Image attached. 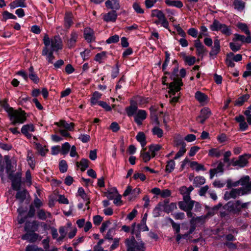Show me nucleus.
<instances>
[{
	"instance_id": "9",
	"label": "nucleus",
	"mask_w": 251,
	"mask_h": 251,
	"mask_svg": "<svg viewBox=\"0 0 251 251\" xmlns=\"http://www.w3.org/2000/svg\"><path fill=\"white\" fill-rule=\"evenodd\" d=\"M249 176H246L244 178H241L239 181L235 182L233 184V186L235 187L239 184L244 186L240 188L242 190V192L244 193V195L246 194L251 190V181L249 182Z\"/></svg>"
},
{
	"instance_id": "17",
	"label": "nucleus",
	"mask_w": 251,
	"mask_h": 251,
	"mask_svg": "<svg viewBox=\"0 0 251 251\" xmlns=\"http://www.w3.org/2000/svg\"><path fill=\"white\" fill-rule=\"evenodd\" d=\"M78 37V34L75 31H72L70 34V38L67 41V46L69 48H74Z\"/></svg>"
},
{
	"instance_id": "30",
	"label": "nucleus",
	"mask_w": 251,
	"mask_h": 251,
	"mask_svg": "<svg viewBox=\"0 0 251 251\" xmlns=\"http://www.w3.org/2000/svg\"><path fill=\"white\" fill-rule=\"evenodd\" d=\"M78 195L79 196L85 201L86 202V205L87 206L90 203V198L85 193L84 189L82 187L78 188L77 191Z\"/></svg>"
},
{
	"instance_id": "59",
	"label": "nucleus",
	"mask_w": 251,
	"mask_h": 251,
	"mask_svg": "<svg viewBox=\"0 0 251 251\" xmlns=\"http://www.w3.org/2000/svg\"><path fill=\"white\" fill-rule=\"evenodd\" d=\"M119 41V36L118 35H114L109 37L106 41L108 44L117 43Z\"/></svg>"
},
{
	"instance_id": "20",
	"label": "nucleus",
	"mask_w": 251,
	"mask_h": 251,
	"mask_svg": "<svg viewBox=\"0 0 251 251\" xmlns=\"http://www.w3.org/2000/svg\"><path fill=\"white\" fill-rule=\"evenodd\" d=\"M53 51L49 50V49L47 47H45L43 49L42 55L46 56V59L49 63H53V60L54 59Z\"/></svg>"
},
{
	"instance_id": "43",
	"label": "nucleus",
	"mask_w": 251,
	"mask_h": 251,
	"mask_svg": "<svg viewBox=\"0 0 251 251\" xmlns=\"http://www.w3.org/2000/svg\"><path fill=\"white\" fill-rule=\"evenodd\" d=\"M205 182V179L203 176H196L194 179V185L195 187H198L203 184Z\"/></svg>"
},
{
	"instance_id": "60",
	"label": "nucleus",
	"mask_w": 251,
	"mask_h": 251,
	"mask_svg": "<svg viewBox=\"0 0 251 251\" xmlns=\"http://www.w3.org/2000/svg\"><path fill=\"white\" fill-rule=\"evenodd\" d=\"M132 7L134 11L138 14H143L144 13V10L141 7L138 2H134Z\"/></svg>"
},
{
	"instance_id": "37",
	"label": "nucleus",
	"mask_w": 251,
	"mask_h": 251,
	"mask_svg": "<svg viewBox=\"0 0 251 251\" xmlns=\"http://www.w3.org/2000/svg\"><path fill=\"white\" fill-rule=\"evenodd\" d=\"M136 140L140 143L141 146L144 148L146 144V136L144 132H139L136 137Z\"/></svg>"
},
{
	"instance_id": "6",
	"label": "nucleus",
	"mask_w": 251,
	"mask_h": 251,
	"mask_svg": "<svg viewBox=\"0 0 251 251\" xmlns=\"http://www.w3.org/2000/svg\"><path fill=\"white\" fill-rule=\"evenodd\" d=\"M251 157V154L245 153L239 156L238 159L235 160V158L231 159L229 166L234 167H238L239 168H244L248 164V160Z\"/></svg>"
},
{
	"instance_id": "40",
	"label": "nucleus",
	"mask_w": 251,
	"mask_h": 251,
	"mask_svg": "<svg viewBox=\"0 0 251 251\" xmlns=\"http://www.w3.org/2000/svg\"><path fill=\"white\" fill-rule=\"evenodd\" d=\"M223 153L222 151L219 150L217 148H212L208 151V155L211 157H219Z\"/></svg>"
},
{
	"instance_id": "22",
	"label": "nucleus",
	"mask_w": 251,
	"mask_h": 251,
	"mask_svg": "<svg viewBox=\"0 0 251 251\" xmlns=\"http://www.w3.org/2000/svg\"><path fill=\"white\" fill-rule=\"evenodd\" d=\"M55 125L58 126L63 127L69 131H73L75 126V124L73 123L68 124L65 120H60L59 122L55 123Z\"/></svg>"
},
{
	"instance_id": "32",
	"label": "nucleus",
	"mask_w": 251,
	"mask_h": 251,
	"mask_svg": "<svg viewBox=\"0 0 251 251\" xmlns=\"http://www.w3.org/2000/svg\"><path fill=\"white\" fill-rule=\"evenodd\" d=\"M38 218L41 220H46L48 217L50 218L51 213L49 212H46L44 209H40L37 212Z\"/></svg>"
},
{
	"instance_id": "38",
	"label": "nucleus",
	"mask_w": 251,
	"mask_h": 251,
	"mask_svg": "<svg viewBox=\"0 0 251 251\" xmlns=\"http://www.w3.org/2000/svg\"><path fill=\"white\" fill-rule=\"evenodd\" d=\"M34 131L35 127L33 124L25 125L21 128V132L23 134H25L29 132H33Z\"/></svg>"
},
{
	"instance_id": "19",
	"label": "nucleus",
	"mask_w": 251,
	"mask_h": 251,
	"mask_svg": "<svg viewBox=\"0 0 251 251\" xmlns=\"http://www.w3.org/2000/svg\"><path fill=\"white\" fill-rule=\"evenodd\" d=\"M194 201H191V200L189 201H180L178 203V206L181 210L185 211L186 210L192 209L193 208Z\"/></svg>"
},
{
	"instance_id": "29",
	"label": "nucleus",
	"mask_w": 251,
	"mask_h": 251,
	"mask_svg": "<svg viewBox=\"0 0 251 251\" xmlns=\"http://www.w3.org/2000/svg\"><path fill=\"white\" fill-rule=\"evenodd\" d=\"M90 161L86 158H82L79 162H76V165L77 167H80V170L82 172H84L89 166Z\"/></svg>"
},
{
	"instance_id": "50",
	"label": "nucleus",
	"mask_w": 251,
	"mask_h": 251,
	"mask_svg": "<svg viewBox=\"0 0 251 251\" xmlns=\"http://www.w3.org/2000/svg\"><path fill=\"white\" fill-rule=\"evenodd\" d=\"M161 148L160 145H151L149 147L150 151L151 152L152 157H154L156 155L155 152L159 151Z\"/></svg>"
},
{
	"instance_id": "54",
	"label": "nucleus",
	"mask_w": 251,
	"mask_h": 251,
	"mask_svg": "<svg viewBox=\"0 0 251 251\" xmlns=\"http://www.w3.org/2000/svg\"><path fill=\"white\" fill-rule=\"evenodd\" d=\"M71 148V146L68 142H65L61 146V152L62 154L65 155L68 153L70 149Z\"/></svg>"
},
{
	"instance_id": "45",
	"label": "nucleus",
	"mask_w": 251,
	"mask_h": 251,
	"mask_svg": "<svg viewBox=\"0 0 251 251\" xmlns=\"http://www.w3.org/2000/svg\"><path fill=\"white\" fill-rule=\"evenodd\" d=\"M186 146V145L185 143H181V147L179 149V151L176 154L174 157V159L176 160L184 155V154L185 153L186 151V150L185 149Z\"/></svg>"
},
{
	"instance_id": "58",
	"label": "nucleus",
	"mask_w": 251,
	"mask_h": 251,
	"mask_svg": "<svg viewBox=\"0 0 251 251\" xmlns=\"http://www.w3.org/2000/svg\"><path fill=\"white\" fill-rule=\"evenodd\" d=\"M220 30L223 34L227 36H229L231 34V29L225 24L223 25Z\"/></svg>"
},
{
	"instance_id": "46",
	"label": "nucleus",
	"mask_w": 251,
	"mask_h": 251,
	"mask_svg": "<svg viewBox=\"0 0 251 251\" xmlns=\"http://www.w3.org/2000/svg\"><path fill=\"white\" fill-rule=\"evenodd\" d=\"M164 204V207H163L164 211L166 213H169L170 212L174 211L175 209H177V206L176 203L172 202L170 204L168 205H166L165 203Z\"/></svg>"
},
{
	"instance_id": "7",
	"label": "nucleus",
	"mask_w": 251,
	"mask_h": 251,
	"mask_svg": "<svg viewBox=\"0 0 251 251\" xmlns=\"http://www.w3.org/2000/svg\"><path fill=\"white\" fill-rule=\"evenodd\" d=\"M8 178L11 181L12 187L14 190H18L20 189L21 185L22 173L21 172H17L14 174L10 173L8 175Z\"/></svg>"
},
{
	"instance_id": "31",
	"label": "nucleus",
	"mask_w": 251,
	"mask_h": 251,
	"mask_svg": "<svg viewBox=\"0 0 251 251\" xmlns=\"http://www.w3.org/2000/svg\"><path fill=\"white\" fill-rule=\"evenodd\" d=\"M165 2L168 6H174L178 8H180L183 6L182 1L179 0H165Z\"/></svg>"
},
{
	"instance_id": "49",
	"label": "nucleus",
	"mask_w": 251,
	"mask_h": 251,
	"mask_svg": "<svg viewBox=\"0 0 251 251\" xmlns=\"http://www.w3.org/2000/svg\"><path fill=\"white\" fill-rule=\"evenodd\" d=\"M233 55V52H230L226 54L225 62L228 67H234L235 66V63L233 62L234 61L231 58Z\"/></svg>"
},
{
	"instance_id": "14",
	"label": "nucleus",
	"mask_w": 251,
	"mask_h": 251,
	"mask_svg": "<svg viewBox=\"0 0 251 251\" xmlns=\"http://www.w3.org/2000/svg\"><path fill=\"white\" fill-rule=\"evenodd\" d=\"M137 103L133 100L130 101V105L125 108V111L128 117L135 116L138 111Z\"/></svg>"
},
{
	"instance_id": "36",
	"label": "nucleus",
	"mask_w": 251,
	"mask_h": 251,
	"mask_svg": "<svg viewBox=\"0 0 251 251\" xmlns=\"http://www.w3.org/2000/svg\"><path fill=\"white\" fill-rule=\"evenodd\" d=\"M250 98L249 94H245L238 98L235 101V106H242L245 102L247 101Z\"/></svg>"
},
{
	"instance_id": "55",
	"label": "nucleus",
	"mask_w": 251,
	"mask_h": 251,
	"mask_svg": "<svg viewBox=\"0 0 251 251\" xmlns=\"http://www.w3.org/2000/svg\"><path fill=\"white\" fill-rule=\"evenodd\" d=\"M152 132L154 135H156L157 137L161 138L163 136V130L158 126H154L152 129Z\"/></svg>"
},
{
	"instance_id": "33",
	"label": "nucleus",
	"mask_w": 251,
	"mask_h": 251,
	"mask_svg": "<svg viewBox=\"0 0 251 251\" xmlns=\"http://www.w3.org/2000/svg\"><path fill=\"white\" fill-rule=\"evenodd\" d=\"M68 232V228L67 227L64 226H61L59 228V233L60 234V236H59L57 239V242L60 243L66 236Z\"/></svg>"
},
{
	"instance_id": "28",
	"label": "nucleus",
	"mask_w": 251,
	"mask_h": 251,
	"mask_svg": "<svg viewBox=\"0 0 251 251\" xmlns=\"http://www.w3.org/2000/svg\"><path fill=\"white\" fill-rule=\"evenodd\" d=\"M17 192L16 194L15 197L16 199L20 201V203H22L26 199V195L27 194V191L24 189L23 190H17Z\"/></svg>"
},
{
	"instance_id": "35",
	"label": "nucleus",
	"mask_w": 251,
	"mask_h": 251,
	"mask_svg": "<svg viewBox=\"0 0 251 251\" xmlns=\"http://www.w3.org/2000/svg\"><path fill=\"white\" fill-rule=\"evenodd\" d=\"M164 207V204L159 202L152 211V215L154 217H158L160 215L162 208Z\"/></svg>"
},
{
	"instance_id": "1",
	"label": "nucleus",
	"mask_w": 251,
	"mask_h": 251,
	"mask_svg": "<svg viewBox=\"0 0 251 251\" xmlns=\"http://www.w3.org/2000/svg\"><path fill=\"white\" fill-rule=\"evenodd\" d=\"M178 64L173 69V72L170 75V78L173 80V82L169 84V92L173 95H175L176 92H178L180 90V87L183 85L182 79L179 78L178 73Z\"/></svg>"
},
{
	"instance_id": "23",
	"label": "nucleus",
	"mask_w": 251,
	"mask_h": 251,
	"mask_svg": "<svg viewBox=\"0 0 251 251\" xmlns=\"http://www.w3.org/2000/svg\"><path fill=\"white\" fill-rule=\"evenodd\" d=\"M105 4L106 7L115 10H118L120 7L119 0H107Z\"/></svg>"
},
{
	"instance_id": "21",
	"label": "nucleus",
	"mask_w": 251,
	"mask_h": 251,
	"mask_svg": "<svg viewBox=\"0 0 251 251\" xmlns=\"http://www.w3.org/2000/svg\"><path fill=\"white\" fill-rule=\"evenodd\" d=\"M195 47L197 49V55L202 57L206 50L199 39L195 40Z\"/></svg>"
},
{
	"instance_id": "61",
	"label": "nucleus",
	"mask_w": 251,
	"mask_h": 251,
	"mask_svg": "<svg viewBox=\"0 0 251 251\" xmlns=\"http://www.w3.org/2000/svg\"><path fill=\"white\" fill-rule=\"evenodd\" d=\"M106 57V52L102 51L97 53L95 57V60L99 62H101V60Z\"/></svg>"
},
{
	"instance_id": "11",
	"label": "nucleus",
	"mask_w": 251,
	"mask_h": 251,
	"mask_svg": "<svg viewBox=\"0 0 251 251\" xmlns=\"http://www.w3.org/2000/svg\"><path fill=\"white\" fill-rule=\"evenodd\" d=\"M40 222L37 220L32 222L26 221L25 223L24 229L26 232H35L38 230Z\"/></svg>"
},
{
	"instance_id": "52",
	"label": "nucleus",
	"mask_w": 251,
	"mask_h": 251,
	"mask_svg": "<svg viewBox=\"0 0 251 251\" xmlns=\"http://www.w3.org/2000/svg\"><path fill=\"white\" fill-rule=\"evenodd\" d=\"M233 5L235 8L238 10H243L245 7V3L240 0H234Z\"/></svg>"
},
{
	"instance_id": "26",
	"label": "nucleus",
	"mask_w": 251,
	"mask_h": 251,
	"mask_svg": "<svg viewBox=\"0 0 251 251\" xmlns=\"http://www.w3.org/2000/svg\"><path fill=\"white\" fill-rule=\"evenodd\" d=\"M233 41H240L242 43H251V35H247L246 37L244 35H240L236 33L234 34V38Z\"/></svg>"
},
{
	"instance_id": "44",
	"label": "nucleus",
	"mask_w": 251,
	"mask_h": 251,
	"mask_svg": "<svg viewBox=\"0 0 251 251\" xmlns=\"http://www.w3.org/2000/svg\"><path fill=\"white\" fill-rule=\"evenodd\" d=\"M223 24H221L217 20H214L212 25L210 26V29L213 31H219L221 28V26L223 25Z\"/></svg>"
},
{
	"instance_id": "4",
	"label": "nucleus",
	"mask_w": 251,
	"mask_h": 251,
	"mask_svg": "<svg viewBox=\"0 0 251 251\" xmlns=\"http://www.w3.org/2000/svg\"><path fill=\"white\" fill-rule=\"evenodd\" d=\"M151 16L152 17H156L158 19V20L154 22V24L156 25L160 24L163 27L169 29V22L162 11L157 9L152 10Z\"/></svg>"
},
{
	"instance_id": "64",
	"label": "nucleus",
	"mask_w": 251,
	"mask_h": 251,
	"mask_svg": "<svg viewBox=\"0 0 251 251\" xmlns=\"http://www.w3.org/2000/svg\"><path fill=\"white\" fill-rule=\"evenodd\" d=\"M229 47L233 52H236L241 49V45L233 42L229 43Z\"/></svg>"
},
{
	"instance_id": "57",
	"label": "nucleus",
	"mask_w": 251,
	"mask_h": 251,
	"mask_svg": "<svg viewBox=\"0 0 251 251\" xmlns=\"http://www.w3.org/2000/svg\"><path fill=\"white\" fill-rule=\"evenodd\" d=\"M59 170L60 172L64 173L67 171L68 165L67 162L64 160H62L59 164Z\"/></svg>"
},
{
	"instance_id": "63",
	"label": "nucleus",
	"mask_w": 251,
	"mask_h": 251,
	"mask_svg": "<svg viewBox=\"0 0 251 251\" xmlns=\"http://www.w3.org/2000/svg\"><path fill=\"white\" fill-rule=\"evenodd\" d=\"M1 106L4 109V110L8 113L9 114L13 109L12 107H10L8 104L7 101L6 100H3L1 104Z\"/></svg>"
},
{
	"instance_id": "53",
	"label": "nucleus",
	"mask_w": 251,
	"mask_h": 251,
	"mask_svg": "<svg viewBox=\"0 0 251 251\" xmlns=\"http://www.w3.org/2000/svg\"><path fill=\"white\" fill-rule=\"evenodd\" d=\"M238 27L242 31H244L247 35H251V32L249 29L247 25L245 23H239L238 25Z\"/></svg>"
},
{
	"instance_id": "15",
	"label": "nucleus",
	"mask_w": 251,
	"mask_h": 251,
	"mask_svg": "<svg viewBox=\"0 0 251 251\" xmlns=\"http://www.w3.org/2000/svg\"><path fill=\"white\" fill-rule=\"evenodd\" d=\"M194 190V187L190 186L187 187L185 186H182L179 189L180 193L183 196V200L184 201H189L191 200L190 194Z\"/></svg>"
},
{
	"instance_id": "16",
	"label": "nucleus",
	"mask_w": 251,
	"mask_h": 251,
	"mask_svg": "<svg viewBox=\"0 0 251 251\" xmlns=\"http://www.w3.org/2000/svg\"><path fill=\"white\" fill-rule=\"evenodd\" d=\"M147 115V112L145 110H138L134 117V121L138 126L141 125L143 121L146 119Z\"/></svg>"
},
{
	"instance_id": "41",
	"label": "nucleus",
	"mask_w": 251,
	"mask_h": 251,
	"mask_svg": "<svg viewBox=\"0 0 251 251\" xmlns=\"http://www.w3.org/2000/svg\"><path fill=\"white\" fill-rule=\"evenodd\" d=\"M27 161L28 165L32 169H34L35 167V161L31 151H28L27 153Z\"/></svg>"
},
{
	"instance_id": "13",
	"label": "nucleus",
	"mask_w": 251,
	"mask_h": 251,
	"mask_svg": "<svg viewBox=\"0 0 251 251\" xmlns=\"http://www.w3.org/2000/svg\"><path fill=\"white\" fill-rule=\"evenodd\" d=\"M211 115L210 110L207 107H204L200 112V115L197 118V120L201 124H203Z\"/></svg>"
},
{
	"instance_id": "48",
	"label": "nucleus",
	"mask_w": 251,
	"mask_h": 251,
	"mask_svg": "<svg viewBox=\"0 0 251 251\" xmlns=\"http://www.w3.org/2000/svg\"><path fill=\"white\" fill-rule=\"evenodd\" d=\"M195 98L200 102H204L206 100L207 97L204 93H203L200 91H197L195 93Z\"/></svg>"
},
{
	"instance_id": "56",
	"label": "nucleus",
	"mask_w": 251,
	"mask_h": 251,
	"mask_svg": "<svg viewBox=\"0 0 251 251\" xmlns=\"http://www.w3.org/2000/svg\"><path fill=\"white\" fill-rule=\"evenodd\" d=\"M6 163V172L8 175L10 173H13L14 172L13 166L12 165L11 162L10 160L5 161Z\"/></svg>"
},
{
	"instance_id": "10",
	"label": "nucleus",
	"mask_w": 251,
	"mask_h": 251,
	"mask_svg": "<svg viewBox=\"0 0 251 251\" xmlns=\"http://www.w3.org/2000/svg\"><path fill=\"white\" fill-rule=\"evenodd\" d=\"M21 239L24 240H27L30 243H34L37 240H41L42 239V236L35 233V232H26L25 234L22 236Z\"/></svg>"
},
{
	"instance_id": "47",
	"label": "nucleus",
	"mask_w": 251,
	"mask_h": 251,
	"mask_svg": "<svg viewBox=\"0 0 251 251\" xmlns=\"http://www.w3.org/2000/svg\"><path fill=\"white\" fill-rule=\"evenodd\" d=\"M175 162L174 160H170L167 162L165 171L168 173H171L175 169Z\"/></svg>"
},
{
	"instance_id": "34",
	"label": "nucleus",
	"mask_w": 251,
	"mask_h": 251,
	"mask_svg": "<svg viewBox=\"0 0 251 251\" xmlns=\"http://www.w3.org/2000/svg\"><path fill=\"white\" fill-rule=\"evenodd\" d=\"M165 60L164 63H163L162 66V71L164 72L165 75H170V73L167 71H165L167 67L168 66V65L170 62V53L166 51L165 52Z\"/></svg>"
},
{
	"instance_id": "18",
	"label": "nucleus",
	"mask_w": 251,
	"mask_h": 251,
	"mask_svg": "<svg viewBox=\"0 0 251 251\" xmlns=\"http://www.w3.org/2000/svg\"><path fill=\"white\" fill-rule=\"evenodd\" d=\"M84 37L88 43L94 41L95 37L94 30L91 28H85L84 30Z\"/></svg>"
},
{
	"instance_id": "3",
	"label": "nucleus",
	"mask_w": 251,
	"mask_h": 251,
	"mask_svg": "<svg viewBox=\"0 0 251 251\" xmlns=\"http://www.w3.org/2000/svg\"><path fill=\"white\" fill-rule=\"evenodd\" d=\"M126 251H145L146 247L142 242H137L133 236L127 238L125 241Z\"/></svg>"
},
{
	"instance_id": "5",
	"label": "nucleus",
	"mask_w": 251,
	"mask_h": 251,
	"mask_svg": "<svg viewBox=\"0 0 251 251\" xmlns=\"http://www.w3.org/2000/svg\"><path fill=\"white\" fill-rule=\"evenodd\" d=\"M8 116L12 124L14 125L17 124H22L26 119L25 113L24 112L14 109L8 114Z\"/></svg>"
},
{
	"instance_id": "42",
	"label": "nucleus",
	"mask_w": 251,
	"mask_h": 251,
	"mask_svg": "<svg viewBox=\"0 0 251 251\" xmlns=\"http://www.w3.org/2000/svg\"><path fill=\"white\" fill-rule=\"evenodd\" d=\"M190 167L195 169L197 172H199L200 171H205L206 169L204 166L201 164L198 163L196 161H192L190 163Z\"/></svg>"
},
{
	"instance_id": "25",
	"label": "nucleus",
	"mask_w": 251,
	"mask_h": 251,
	"mask_svg": "<svg viewBox=\"0 0 251 251\" xmlns=\"http://www.w3.org/2000/svg\"><path fill=\"white\" fill-rule=\"evenodd\" d=\"M117 15L116 11L113 10L105 14L103 16V20L106 22H115Z\"/></svg>"
},
{
	"instance_id": "62",
	"label": "nucleus",
	"mask_w": 251,
	"mask_h": 251,
	"mask_svg": "<svg viewBox=\"0 0 251 251\" xmlns=\"http://www.w3.org/2000/svg\"><path fill=\"white\" fill-rule=\"evenodd\" d=\"M117 194V190L116 188H113L110 191H107L106 193L107 197L109 200H113L114 199V193Z\"/></svg>"
},
{
	"instance_id": "39",
	"label": "nucleus",
	"mask_w": 251,
	"mask_h": 251,
	"mask_svg": "<svg viewBox=\"0 0 251 251\" xmlns=\"http://www.w3.org/2000/svg\"><path fill=\"white\" fill-rule=\"evenodd\" d=\"M101 94L98 91H95L91 98L90 102L92 106L96 105L97 103L98 104L99 99L101 98Z\"/></svg>"
},
{
	"instance_id": "12",
	"label": "nucleus",
	"mask_w": 251,
	"mask_h": 251,
	"mask_svg": "<svg viewBox=\"0 0 251 251\" xmlns=\"http://www.w3.org/2000/svg\"><path fill=\"white\" fill-rule=\"evenodd\" d=\"M244 195L242 190L240 188L232 189L229 192H226L224 195V199L227 201L230 199H235L237 197Z\"/></svg>"
},
{
	"instance_id": "27",
	"label": "nucleus",
	"mask_w": 251,
	"mask_h": 251,
	"mask_svg": "<svg viewBox=\"0 0 251 251\" xmlns=\"http://www.w3.org/2000/svg\"><path fill=\"white\" fill-rule=\"evenodd\" d=\"M73 15L70 12H67L65 13L64 18V25L65 27L68 29L73 24Z\"/></svg>"
},
{
	"instance_id": "8",
	"label": "nucleus",
	"mask_w": 251,
	"mask_h": 251,
	"mask_svg": "<svg viewBox=\"0 0 251 251\" xmlns=\"http://www.w3.org/2000/svg\"><path fill=\"white\" fill-rule=\"evenodd\" d=\"M240 205V200L236 201L235 202L229 201L225 205L224 208L230 213L238 215L241 212Z\"/></svg>"
},
{
	"instance_id": "24",
	"label": "nucleus",
	"mask_w": 251,
	"mask_h": 251,
	"mask_svg": "<svg viewBox=\"0 0 251 251\" xmlns=\"http://www.w3.org/2000/svg\"><path fill=\"white\" fill-rule=\"evenodd\" d=\"M220 41L218 39H215L214 41V46L212 47L211 50L209 52V55L210 56H215L220 52Z\"/></svg>"
},
{
	"instance_id": "51",
	"label": "nucleus",
	"mask_w": 251,
	"mask_h": 251,
	"mask_svg": "<svg viewBox=\"0 0 251 251\" xmlns=\"http://www.w3.org/2000/svg\"><path fill=\"white\" fill-rule=\"evenodd\" d=\"M17 19L16 17L12 14V13H9L7 11H5L2 13V21H6L8 19H14L16 20Z\"/></svg>"
},
{
	"instance_id": "2",
	"label": "nucleus",
	"mask_w": 251,
	"mask_h": 251,
	"mask_svg": "<svg viewBox=\"0 0 251 251\" xmlns=\"http://www.w3.org/2000/svg\"><path fill=\"white\" fill-rule=\"evenodd\" d=\"M43 42L45 47L49 48L50 46V50L57 51L62 48V40L59 36H55L51 39L47 34L43 38Z\"/></svg>"
}]
</instances>
